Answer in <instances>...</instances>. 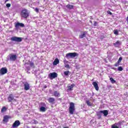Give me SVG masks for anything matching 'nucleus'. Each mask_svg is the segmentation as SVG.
<instances>
[{"mask_svg":"<svg viewBox=\"0 0 128 128\" xmlns=\"http://www.w3.org/2000/svg\"><path fill=\"white\" fill-rule=\"evenodd\" d=\"M35 12H38V8H35Z\"/></svg>","mask_w":128,"mask_h":128,"instance_id":"36","label":"nucleus"},{"mask_svg":"<svg viewBox=\"0 0 128 128\" xmlns=\"http://www.w3.org/2000/svg\"><path fill=\"white\" fill-rule=\"evenodd\" d=\"M6 112V106L2 107L1 110V112Z\"/></svg>","mask_w":128,"mask_h":128,"instance_id":"24","label":"nucleus"},{"mask_svg":"<svg viewBox=\"0 0 128 128\" xmlns=\"http://www.w3.org/2000/svg\"><path fill=\"white\" fill-rule=\"evenodd\" d=\"M8 100L9 102H14V100H16L14 98V96L10 94V95H9V96L8 97Z\"/></svg>","mask_w":128,"mask_h":128,"instance_id":"11","label":"nucleus"},{"mask_svg":"<svg viewBox=\"0 0 128 128\" xmlns=\"http://www.w3.org/2000/svg\"><path fill=\"white\" fill-rule=\"evenodd\" d=\"M48 102H50V104H54L56 102V99H54V98H50L48 99Z\"/></svg>","mask_w":128,"mask_h":128,"instance_id":"12","label":"nucleus"},{"mask_svg":"<svg viewBox=\"0 0 128 128\" xmlns=\"http://www.w3.org/2000/svg\"><path fill=\"white\" fill-rule=\"evenodd\" d=\"M116 68H112L113 70H115Z\"/></svg>","mask_w":128,"mask_h":128,"instance_id":"43","label":"nucleus"},{"mask_svg":"<svg viewBox=\"0 0 128 128\" xmlns=\"http://www.w3.org/2000/svg\"><path fill=\"white\" fill-rule=\"evenodd\" d=\"M11 40L12 42H20L22 40V38L20 37L14 36L11 38Z\"/></svg>","mask_w":128,"mask_h":128,"instance_id":"5","label":"nucleus"},{"mask_svg":"<svg viewBox=\"0 0 128 128\" xmlns=\"http://www.w3.org/2000/svg\"><path fill=\"white\" fill-rule=\"evenodd\" d=\"M120 42L118 40L117 42H116L114 44V46L116 48H118V46H120Z\"/></svg>","mask_w":128,"mask_h":128,"instance_id":"17","label":"nucleus"},{"mask_svg":"<svg viewBox=\"0 0 128 128\" xmlns=\"http://www.w3.org/2000/svg\"><path fill=\"white\" fill-rule=\"evenodd\" d=\"M58 64H60V60H58V58H56L53 62V66H56Z\"/></svg>","mask_w":128,"mask_h":128,"instance_id":"15","label":"nucleus"},{"mask_svg":"<svg viewBox=\"0 0 128 128\" xmlns=\"http://www.w3.org/2000/svg\"><path fill=\"white\" fill-rule=\"evenodd\" d=\"M6 72H8V70L6 68H3L0 70V74H6Z\"/></svg>","mask_w":128,"mask_h":128,"instance_id":"10","label":"nucleus"},{"mask_svg":"<svg viewBox=\"0 0 128 128\" xmlns=\"http://www.w3.org/2000/svg\"><path fill=\"white\" fill-rule=\"evenodd\" d=\"M80 38H86V33L84 32V33L81 34L80 36Z\"/></svg>","mask_w":128,"mask_h":128,"instance_id":"25","label":"nucleus"},{"mask_svg":"<svg viewBox=\"0 0 128 128\" xmlns=\"http://www.w3.org/2000/svg\"><path fill=\"white\" fill-rule=\"evenodd\" d=\"M114 32L116 36H118V30H114Z\"/></svg>","mask_w":128,"mask_h":128,"instance_id":"26","label":"nucleus"},{"mask_svg":"<svg viewBox=\"0 0 128 128\" xmlns=\"http://www.w3.org/2000/svg\"><path fill=\"white\" fill-rule=\"evenodd\" d=\"M66 8H69V10H72V8H74V6L68 4L66 6Z\"/></svg>","mask_w":128,"mask_h":128,"instance_id":"21","label":"nucleus"},{"mask_svg":"<svg viewBox=\"0 0 128 128\" xmlns=\"http://www.w3.org/2000/svg\"><path fill=\"white\" fill-rule=\"evenodd\" d=\"M27 70H30V68H27Z\"/></svg>","mask_w":128,"mask_h":128,"instance_id":"41","label":"nucleus"},{"mask_svg":"<svg viewBox=\"0 0 128 128\" xmlns=\"http://www.w3.org/2000/svg\"><path fill=\"white\" fill-rule=\"evenodd\" d=\"M64 128H69L68 127H64Z\"/></svg>","mask_w":128,"mask_h":128,"instance_id":"42","label":"nucleus"},{"mask_svg":"<svg viewBox=\"0 0 128 128\" xmlns=\"http://www.w3.org/2000/svg\"><path fill=\"white\" fill-rule=\"evenodd\" d=\"M110 80L112 84H114L116 82V80L112 78H110Z\"/></svg>","mask_w":128,"mask_h":128,"instance_id":"28","label":"nucleus"},{"mask_svg":"<svg viewBox=\"0 0 128 128\" xmlns=\"http://www.w3.org/2000/svg\"><path fill=\"white\" fill-rule=\"evenodd\" d=\"M54 96H56V98H60V92H58L56 91L54 92Z\"/></svg>","mask_w":128,"mask_h":128,"instance_id":"19","label":"nucleus"},{"mask_svg":"<svg viewBox=\"0 0 128 128\" xmlns=\"http://www.w3.org/2000/svg\"><path fill=\"white\" fill-rule=\"evenodd\" d=\"M29 16L30 12L26 9L24 8L21 11V16H22V18H26Z\"/></svg>","mask_w":128,"mask_h":128,"instance_id":"1","label":"nucleus"},{"mask_svg":"<svg viewBox=\"0 0 128 128\" xmlns=\"http://www.w3.org/2000/svg\"><path fill=\"white\" fill-rule=\"evenodd\" d=\"M122 58L120 57L118 61V62L120 63V62H122Z\"/></svg>","mask_w":128,"mask_h":128,"instance_id":"30","label":"nucleus"},{"mask_svg":"<svg viewBox=\"0 0 128 128\" xmlns=\"http://www.w3.org/2000/svg\"><path fill=\"white\" fill-rule=\"evenodd\" d=\"M9 118L10 117L8 116H5L4 117L3 122H8Z\"/></svg>","mask_w":128,"mask_h":128,"instance_id":"16","label":"nucleus"},{"mask_svg":"<svg viewBox=\"0 0 128 128\" xmlns=\"http://www.w3.org/2000/svg\"><path fill=\"white\" fill-rule=\"evenodd\" d=\"M120 62H117L115 64H114V66H120Z\"/></svg>","mask_w":128,"mask_h":128,"instance_id":"33","label":"nucleus"},{"mask_svg":"<svg viewBox=\"0 0 128 128\" xmlns=\"http://www.w3.org/2000/svg\"><path fill=\"white\" fill-rule=\"evenodd\" d=\"M78 56V54L76 52L74 53H68L66 54V56L68 57L70 56V58H76Z\"/></svg>","mask_w":128,"mask_h":128,"instance_id":"8","label":"nucleus"},{"mask_svg":"<svg viewBox=\"0 0 128 128\" xmlns=\"http://www.w3.org/2000/svg\"><path fill=\"white\" fill-rule=\"evenodd\" d=\"M10 6H11L10 4H9V3L6 4V8H10Z\"/></svg>","mask_w":128,"mask_h":128,"instance_id":"31","label":"nucleus"},{"mask_svg":"<svg viewBox=\"0 0 128 128\" xmlns=\"http://www.w3.org/2000/svg\"><path fill=\"white\" fill-rule=\"evenodd\" d=\"M15 26L17 29L20 28H24V24L18 22L16 24Z\"/></svg>","mask_w":128,"mask_h":128,"instance_id":"9","label":"nucleus"},{"mask_svg":"<svg viewBox=\"0 0 128 128\" xmlns=\"http://www.w3.org/2000/svg\"><path fill=\"white\" fill-rule=\"evenodd\" d=\"M74 84H72L70 86H68V90H74Z\"/></svg>","mask_w":128,"mask_h":128,"instance_id":"18","label":"nucleus"},{"mask_svg":"<svg viewBox=\"0 0 128 128\" xmlns=\"http://www.w3.org/2000/svg\"><path fill=\"white\" fill-rule=\"evenodd\" d=\"M65 68H70V65L67 64L65 66Z\"/></svg>","mask_w":128,"mask_h":128,"instance_id":"35","label":"nucleus"},{"mask_svg":"<svg viewBox=\"0 0 128 128\" xmlns=\"http://www.w3.org/2000/svg\"><path fill=\"white\" fill-rule=\"evenodd\" d=\"M92 84L94 86V88H95V90H98L99 88H98V83L96 82H94L92 83Z\"/></svg>","mask_w":128,"mask_h":128,"instance_id":"13","label":"nucleus"},{"mask_svg":"<svg viewBox=\"0 0 128 128\" xmlns=\"http://www.w3.org/2000/svg\"><path fill=\"white\" fill-rule=\"evenodd\" d=\"M44 88H47L46 86H44Z\"/></svg>","mask_w":128,"mask_h":128,"instance_id":"40","label":"nucleus"},{"mask_svg":"<svg viewBox=\"0 0 128 128\" xmlns=\"http://www.w3.org/2000/svg\"><path fill=\"white\" fill-rule=\"evenodd\" d=\"M69 107V112L70 114H74L76 110V108L74 106V102H70Z\"/></svg>","mask_w":128,"mask_h":128,"instance_id":"2","label":"nucleus"},{"mask_svg":"<svg viewBox=\"0 0 128 128\" xmlns=\"http://www.w3.org/2000/svg\"><path fill=\"white\" fill-rule=\"evenodd\" d=\"M34 124H38V121H36V120H34Z\"/></svg>","mask_w":128,"mask_h":128,"instance_id":"38","label":"nucleus"},{"mask_svg":"<svg viewBox=\"0 0 128 128\" xmlns=\"http://www.w3.org/2000/svg\"><path fill=\"white\" fill-rule=\"evenodd\" d=\"M24 90H28L30 88V85L28 82H23Z\"/></svg>","mask_w":128,"mask_h":128,"instance_id":"4","label":"nucleus"},{"mask_svg":"<svg viewBox=\"0 0 128 128\" xmlns=\"http://www.w3.org/2000/svg\"><path fill=\"white\" fill-rule=\"evenodd\" d=\"M20 126V120H17L14 122V123L12 126V128H18V126Z\"/></svg>","mask_w":128,"mask_h":128,"instance_id":"7","label":"nucleus"},{"mask_svg":"<svg viewBox=\"0 0 128 128\" xmlns=\"http://www.w3.org/2000/svg\"><path fill=\"white\" fill-rule=\"evenodd\" d=\"M94 26H98V22H94Z\"/></svg>","mask_w":128,"mask_h":128,"instance_id":"32","label":"nucleus"},{"mask_svg":"<svg viewBox=\"0 0 128 128\" xmlns=\"http://www.w3.org/2000/svg\"><path fill=\"white\" fill-rule=\"evenodd\" d=\"M16 58H18V56H16V54H10L8 56V60H10L11 62H14L16 60Z\"/></svg>","mask_w":128,"mask_h":128,"instance_id":"3","label":"nucleus"},{"mask_svg":"<svg viewBox=\"0 0 128 128\" xmlns=\"http://www.w3.org/2000/svg\"><path fill=\"white\" fill-rule=\"evenodd\" d=\"M108 13L109 14H112V12H110V11H108Z\"/></svg>","mask_w":128,"mask_h":128,"instance_id":"37","label":"nucleus"},{"mask_svg":"<svg viewBox=\"0 0 128 128\" xmlns=\"http://www.w3.org/2000/svg\"><path fill=\"white\" fill-rule=\"evenodd\" d=\"M10 0H5V2H8Z\"/></svg>","mask_w":128,"mask_h":128,"instance_id":"39","label":"nucleus"},{"mask_svg":"<svg viewBox=\"0 0 128 128\" xmlns=\"http://www.w3.org/2000/svg\"><path fill=\"white\" fill-rule=\"evenodd\" d=\"M97 116H98V120H100V118H102V112H100V111L96 112Z\"/></svg>","mask_w":128,"mask_h":128,"instance_id":"20","label":"nucleus"},{"mask_svg":"<svg viewBox=\"0 0 128 128\" xmlns=\"http://www.w3.org/2000/svg\"><path fill=\"white\" fill-rule=\"evenodd\" d=\"M86 104H87L88 106H92V103L90 102V100H86Z\"/></svg>","mask_w":128,"mask_h":128,"instance_id":"23","label":"nucleus"},{"mask_svg":"<svg viewBox=\"0 0 128 128\" xmlns=\"http://www.w3.org/2000/svg\"><path fill=\"white\" fill-rule=\"evenodd\" d=\"M101 114H102L104 116H106L108 114V110H100Z\"/></svg>","mask_w":128,"mask_h":128,"instance_id":"14","label":"nucleus"},{"mask_svg":"<svg viewBox=\"0 0 128 128\" xmlns=\"http://www.w3.org/2000/svg\"><path fill=\"white\" fill-rule=\"evenodd\" d=\"M38 4H40V1L38 2Z\"/></svg>","mask_w":128,"mask_h":128,"instance_id":"44","label":"nucleus"},{"mask_svg":"<svg viewBox=\"0 0 128 128\" xmlns=\"http://www.w3.org/2000/svg\"><path fill=\"white\" fill-rule=\"evenodd\" d=\"M68 74H70V71H65L64 72V76H68Z\"/></svg>","mask_w":128,"mask_h":128,"instance_id":"27","label":"nucleus"},{"mask_svg":"<svg viewBox=\"0 0 128 128\" xmlns=\"http://www.w3.org/2000/svg\"><path fill=\"white\" fill-rule=\"evenodd\" d=\"M122 70H124V69L122 68V66H119V67L118 68V70L119 72H122Z\"/></svg>","mask_w":128,"mask_h":128,"instance_id":"29","label":"nucleus"},{"mask_svg":"<svg viewBox=\"0 0 128 128\" xmlns=\"http://www.w3.org/2000/svg\"><path fill=\"white\" fill-rule=\"evenodd\" d=\"M30 66H31V68H34V63L32 62L30 63Z\"/></svg>","mask_w":128,"mask_h":128,"instance_id":"34","label":"nucleus"},{"mask_svg":"<svg viewBox=\"0 0 128 128\" xmlns=\"http://www.w3.org/2000/svg\"><path fill=\"white\" fill-rule=\"evenodd\" d=\"M40 112H44L46 110V108H44V106H41L40 108Z\"/></svg>","mask_w":128,"mask_h":128,"instance_id":"22","label":"nucleus"},{"mask_svg":"<svg viewBox=\"0 0 128 128\" xmlns=\"http://www.w3.org/2000/svg\"><path fill=\"white\" fill-rule=\"evenodd\" d=\"M48 77L50 80H52V78H58V74L56 72H52L48 74Z\"/></svg>","mask_w":128,"mask_h":128,"instance_id":"6","label":"nucleus"},{"mask_svg":"<svg viewBox=\"0 0 128 128\" xmlns=\"http://www.w3.org/2000/svg\"><path fill=\"white\" fill-rule=\"evenodd\" d=\"M44 0V2H46V0Z\"/></svg>","mask_w":128,"mask_h":128,"instance_id":"45","label":"nucleus"}]
</instances>
